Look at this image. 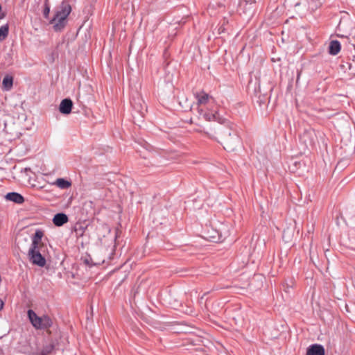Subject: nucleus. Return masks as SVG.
<instances>
[{
	"mask_svg": "<svg viewBox=\"0 0 355 355\" xmlns=\"http://www.w3.org/2000/svg\"><path fill=\"white\" fill-rule=\"evenodd\" d=\"M217 131L223 140L221 144L225 150L234 151L241 145V139L234 123L232 128L228 125L220 126L217 128Z\"/></svg>",
	"mask_w": 355,
	"mask_h": 355,
	"instance_id": "nucleus-1",
	"label": "nucleus"
},
{
	"mask_svg": "<svg viewBox=\"0 0 355 355\" xmlns=\"http://www.w3.org/2000/svg\"><path fill=\"white\" fill-rule=\"evenodd\" d=\"M71 6L67 2L63 1L56 10L54 16L49 21L53 24L55 32H61L67 24V17L71 12Z\"/></svg>",
	"mask_w": 355,
	"mask_h": 355,
	"instance_id": "nucleus-2",
	"label": "nucleus"
},
{
	"mask_svg": "<svg viewBox=\"0 0 355 355\" xmlns=\"http://www.w3.org/2000/svg\"><path fill=\"white\" fill-rule=\"evenodd\" d=\"M27 315L30 322L36 329H47L53 324L52 319L49 315L38 316L32 309L28 310Z\"/></svg>",
	"mask_w": 355,
	"mask_h": 355,
	"instance_id": "nucleus-3",
	"label": "nucleus"
},
{
	"mask_svg": "<svg viewBox=\"0 0 355 355\" xmlns=\"http://www.w3.org/2000/svg\"><path fill=\"white\" fill-rule=\"evenodd\" d=\"M200 114L202 115L203 118L208 121H217L219 124L223 125H228L231 128L233 127V123L226 119L220 116L216 110H207V111L204 112L202 110H200Z\"/></svg>",
	"mask_w": 355,
	"mask_h": 355,
	"instance_id": "nucleus-4",
	"label": "nucleus"
},
{
	"mask_svg": "<svg viewBox=\"0 0 355 355\" xmlns=\"http://www.w3.org/2000/svg\"><path fill=\"white\" fill-rule=\"evenodd\" d=\"M30 261L39 267H44L46 263V260L37 248H30L28 252Z\"/></svg>",
	"mask_w": 355,
	"mask_h": 355,
	"instance_id": "nucleus-5",
	"label": "nucleus"
},
{
	"mask_svg": "<svg viewBox=\"0 0 355 355\" xmlns=\"http://www.w3.org/2000/svg\"><path fill=\"white\" fill-rule=\"evenodd\" d=\"M73 101L71 98H66L61 101L59 105V111L62 114H69L73 107Z\"/></svg>",
	"mask_w": 355,
	"mask_h": 355,
	"instance_id": "nucleus-6",
	"label": "nucleus"
},
{
	"mask_svg": "<svg viewBox=\"0 0 355 355\" xmlns=\"http://www.w3.org/2000/svg\"><path fill=\"white\" fill-rule=\"evenodd\" d=\"M5 198L6 200H9L19 205L22 204L25 200L24 197L21 194L15 191L6 193Z\"/></svg>",
	"mask_w": 355,
	"mask_h": 355,
	"instance_id": "nucleus-7",
	"label": "nucleus"
},
{
	"mask_svg": "<svg viewBox=\"0 0 355 355\" xmlns=\"http://www.w3.org/2000/svg\"><path fill=\"white\" fill-rule=\"evenodd\" d=\"M69 220V218L64 213H58L54 215L53 218V223L57 227H61L64 224L67 223Z\"/></svg>",
	"mask_w": 355,
	"mask_h": 355,
	"instance_id": "nucleus-8",
	"label": "nucleus"
},
{
	"mask_svg": "<svg viewBox=\"0 0 355 355\" xmlns=\"http://www.w3.org/2000/svg\"><path fill=\"white\" fill-rule=\"evenodd\" d=\"M196 98L199 105H206L209 101H211L212 103L215 102V100L212 96L204 92L198 93L196 94Z\"/></svg>",
	"mask_w": 355,
	"mask_h": 355,
	"instance_id": "nucleus-9",
	"label": "nucleus"
},
{
	"mask_svg": "<svg viewBox=\"0 0 355 355\" xmlns=\"http://www.w3.org/2000/svg\"><path fill=\"white\" fill-rule=\"evenodd\" d=\"M341 49V44L338 40H332L329 43V53L330 55H337Z\"/></svg>",
	"mask_w": 355,
	"mask_h": 355,
	"instance_id": "nucleus-10",
	"label": "nucleus"
},
{
	"mask_svg": "<svg viewBox=\"0 0 355 355\" xmlns=\"http://www.w3.org/2000/svg\"><path fill=\"white\" fill-rule=\"evenodd\" d=\"M13 77L10 75H6L3 78L2 81V89L3 91L8 92L10 91L13 86Z\"/></svg>",
	"mask_w": 355,
	"mask_h": 355,
	"instance_id": "nucleus-11",
	"label": "nucleus"
},
{
	"mask_svg": "<svg viewBox=\"0 0 355 355\" xmlns=\"http://www.w3.org/2000/svg\"><path fill=\"white\" fill-rule=\"evenodd\" d=\"M43 236V232L40 230H37L32 236V243L30 248H37Z\"/></svg>",
	"mask_w": 355,
	"mask_h": 355,
	"instance_id": "nucleus-12",
	"label": "nucleus"
},
{
	"mask_svg": "<svg viewBox=\"0 0 355 355\" xmlns=\"http://www.w3.org/2000/svg\"><path fill=\"white\" fill-rule=\"evenodd\" d=\"M312 355H325V349L321 344H312Z\"/></svg>",
	"mask_w": 355,
	"mask_h": 355,
	"instance_id": "nucleus-13",
	"label": "nucleus"
},
{
	"mask_svg": "<svg viewBox=\"0 0 355 355\" xmlns=\"http://www.w3.org/2000/svg\"><path fill=\"white\" fill-rule=\"evenodd\" d=\"M55 185L60 189H66L71 186V182L64 178H58L55 181Z\"/></svg>",
	"mask_w": 355,
	"mask_h": 355,
	"instance_id": "nucleus-14",
	"label": "nucleus"
},
{
	"mask_svg": "<svg viewBox=\"0 0 355 355\" xmlns=\"http://www.w3.org/2000/svg\"><path fill=\"white\" fill-rule=\"evenodd\" d=\"M9 33V25L6 24L0 27V42L6 39Z\"/></svg>",
	"mask_w": 355,
	"mask_h": 355,
	"instance_id": "nucleus-15",
	"label": "nucleus"
},
{
	"mask_svg": "<svg viewBox=\"0 0 355 355\" xmlns=\"http://www.w3.org/2000/svg\"><path fill=\"white\" fill-rule=\"evenodd\" d=\"M55 349V344L53 343H46L42 347L41 354L42 355H47L51 353Z\"/></svg>",
	"mask_w": 355,
	"mask_h": 355,
	"instance_id": "nucleus-16",
	"label": "nucleus"
},
{
	"mask_svg": "<svg viewBox=\"0 0 355 355\" xmlns=\"http://www.w3.org/2000/svg\"><path fill=\"white\" fill-rule=\"evenodd\" d=\"M138 103L136 102V100L135 99H133L132 101H130L132 107H134V109H135L137 112H140L141 114H143V106L140 103V101H141V99L140 98H138Z\"/></svg>",
	"mask_w": 355,
	"mask_h": 355,
	"instance_id": "nucleus-17",
	"label": "nucleus"
},
{
	"mask_svg": "<svg viewBox=\"0 0 355 355\" xmlns=\"http://www.w3.org/2000/svg\"><path fill=\"white\" fill-rule=\"evenodd\" d=\"M51 10V7L49 3V0H44V8H43V16L45 19H48Z\"/></svg>",
	"mask_w": 355,
	"mask_h": 355,
	"instance_id": "nucleus-18",
	"label": "nucleus"
},
{
	"mask_svg": "<svg viewBox=\"0 0 355 355\" xmlns=\"http://www.w3.org/2000/svg\"><path fill=\"white\" fill-rule=\"evenodd\" d=\"M293 286V282L292 279H290L288 282H286L283 284L284 291L286 293H289L290 292L289 289L292 288Z\"/></svg>",
	"mask_w": 355,
	"mask_h": 355,
	"instance_id": "nucleus-19",
	"label": "nucleus"
},
{
	"mask_svg": "<svg viewBox=\"0 0 355 355\" xmlns=\"http://www.w3.org/2000/svg\"><path fill=\"white\" fill-rule=\"evenodd\" d=\"M324 0H312V10L313 8H318L324 3Z\"/></svg>",
	"mask_w": 355,
	"mask_h": 355,
	"instance_id": "nucleus-20",
	"label": "nucleus"
},
{
	"mask_svg": "<svg viewBox=\"0 0 355 355\" xmlns=\"http://www.w3.org/2000/svg\"><path fill=\"white\" fill-rule=\"evenodd\" d=\"M257 102V103H259V105L260 107H262L263 106L266 105V98L264 96H263V97L259 96Z\"/></svg>",
	"mask_w": 355,
	"mask_h": 355,
	"instance_id": "nucleus-21",
	"label": "nucleus"
},
{
	"mask_svg": "<svg viewBox=\"0 0 355 355\" xmlns=\"http://www.w3.org/2000/svg\"><path fill=\"white\" fill-rule=\"evenodd\" d=\"M181 302H175L174 304L173 305V308L174 309H178L179 306H181Z\"/></svg>",
	"mask_w": 355,
	"mask_h": 355,
	"instance_id": "nucleus-22",
	"label": "nucleus"
},
{
	"mask_svg": "<svg viewBox=\"0 0 355 355\" xmlns=\"http://www.w3.org/2000/svg\"><path fill=\"white\" fill-rule=\"evenodd\" d=\"M306 355H311V345L306 347Z\"/></svg>",
	"mask_w": 355,
	"mask_h": 355,
	"instance_id": "nucleus-23",
	"label": "nucleus"
},
{
	"mask_svg": "<svg viewBox=\"0 0 355 355\" xmlns=\"http://www.w3.org/2000/svg\"><path fill=\"white\" fill-rule=\"evenodd\" d=\"M210 238L211 239V241L216 242V236L215 235L210 236Z\"/></svg>",
	"mask_w": 355,
	"mask_h": 355,
	"instance_id": "nucleus-24",
	"label": "nucleus"
},
{
	"mask_svg": "<svg viewBox=\"0 0 355 355\" xmlns=\"http://www.w3.org/2000/svg\"><path fill=\"white\" fill-rule=\"evenodd\" d=\"M84 262H85V263L86 265H88V266H92V265H90L89 261L87 259H85L84 260Z\"/></svg>",
	"mask_w": 355,
	"mask_h": 355,
	"instance_id": "nucleus-25",
	"label": "nucleus"
},
{
	"mask_svg": "<svg viewBox=\"0 0 355 355\" xmlns=\"http://www.w3.org/2000/svg\"><path fill=\"white\" fill-rule=\"evenodd\" d=\"M3 301L0 299V311L3 309Z\"/></svg>",
	"mask_w": 355,
	"mask_h": 355,
	"instance_id": "nucleus-26",
	"label": "nucleus"
},
{
	"mask_svg": "<svg viewBox=\"0 0 355 355\" xmlns=\"http://www.w3.org/2000/svg\"><path fill=\"white\" fill-rule=\"evenodd\" d=\"M285 236H286V231H284V233H283V238L284 239L285 238Z\"/></svg>",
	"mask_w": 355,
	"mask_h": 355,
	"instance_id": "nucleus-27",
	"label": "nucleus"
},
{
	"mask_svg": "<svg viewBox=\"0 0 355 355\" xmlns=\"http://www.w3.org/2000/svg\"><path fill=\"white\" fill-rule=\"evenodd\" d=\"M3 17H4V15H1V16H0V19H3Z\"/></svg>",
	"mask_w": 355,
	"mask_h": 355,
	"instance_id": "nucleus-28",
	"label": "nucleus"
},
{
	"mask_svg": "<svg viewBox=\"0 0 355 355\" xmlns=\"http://www.w3.org/2000/svg\"><path fill=\"white\" fill-rule=\"evenodd\" d=\"M2 10V6L0 5V12Z\"/></svg>",
	"mask_w": 355,
	"mask_h": 355,
	"instance_id": "nucleus-29",
	"label": "nucleus"
}]
</instances>
